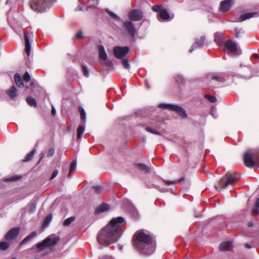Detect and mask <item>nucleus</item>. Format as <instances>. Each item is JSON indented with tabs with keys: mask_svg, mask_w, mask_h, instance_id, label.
I'll return each mask as SVG.
<instances>
[{
	"mask_svg": "<svg viewBox=\"0 0 259 259\" xmlns=\"http://www.w3.org/2000/svg\"><path fill=\"white\" fill-rule=\"evenodd\" d=\"M231 6V0H225L221 2L220 4V10L226 12L229 11Z\"/></svg>",
	"mask_w": 259,
	"mask_h": 259,
	"instance_id": "obj_17",
	"label": "nucleus"
},
{
	"mask_svg": "<svg viewBox=\"0 0 259 259\" xmlns=\"http://www.w3.org/2000/svg\"><path fill=\"white\" fill-rule=\"evenodd\" d=\"M26 102L31 107H35L37 106L36 100L31 97H29L26 99Z\"/></svg>",
	"mask_w": 259,
	"mask_h": 259,
	"instance_id": "obj_29",
	"label": "nucleus"
},
{
	"mask_svg": "<svg viewBox=\"0 0 259 259\" xmlns=\"http://www.w3.org/2000/svg\"><path fill=\"white\" fill-rule=\"evenodd\" d=\"M255 207L259 208V197L256 200L255 203Z\"/></svg>",
	"mask_w": 259,
	"mask_h": 259,
	"instance_id": "obj_50",
	"label": "nucleus"
},
{
	"mask_svg": "<svg viewBox=\"0 0 259 259\" xmlns=\"http://www.w3.org/2000/svg\"><path fill=\"white\" fill-rule=\"evenodd\" d=\"M67 167H68V166H67V165H66V166H65V167H63V171H67Z\"/></svg>",
	"mask_w": 259,
	"mask_h": 259,
	"instance_id": "obj_59",
	"label": "nucleus"
},
{
	"mask_svg": "<svg viewBox=\"0 0 259 259\" xmlns=\"http://www.w3.org/2000/svg\"><path fill=\"white\" fill-rule=\"evenodd\" d=\"M137 166L141 170L145 171V172H149V168L144 164H138Z\"/></svg>",
	"mask_w": 259,
	"mask_h": 259,
	"instance_id": "obj_34",
	"label": "nucleus"
},
{
	"mask_svg": "<svg viewBox=\"0 0 259 259\" xmlns=\"http://www.w3.org/2000/svg\"><path fill=\"white\" fill-rule=\"evenodd\" d=\"M23 79L25 82H28L30 80V75L29 73L26 71L23 76Z\"/></svg>",
	"mask_w": 259,
	"mask_h": 259,
	"instance_id": "obj_41",
	"label": "nucleus"
},
{
	"mask_svg": "<svg viewBox=\"0 0 259 259\" xmlns=\"http://www.w3.org/2000/svg\"><path fill=\"white\" fill-rule=\"evenodd\" d=\"M146 131H147L149 133H152V134H153L155 135H160V134L159 132L156 131L154 129H153L150 127H146Z\"/></svg>",
	"mask_w": 259,
	"mask_h": 259,
	"instance_id": "obj_36",
	"label": "nucleus"
},
{
	"mask_svg": "<svg viewBox=\"0 0 259 259\" xmlns=\"http://www.w3.org/2000/svg\"><path fill=\"white\" fill-rule=\"evenodd\" d=\"M75 220V218L74 216L70 217L66 219L63 222V225L64 226H69Z\"/></svg>",
	"mask_w": 259,
	"mask_h": 259,
	"instance_id": "obj_30",
	"label": "nucleus"
},
{
	"mask_svg": "<svg viewBox=\"0 0 259 259\" xmlns=\"http://www.w3.org/2000/svg\"><path fill=\"white\" fill-rule=\"evenodd\" d=\"M107 12L112 18H114V19H116L117 20H120V18L118 16H117L116 14L112 13V12H110L109 11H107Z\"/></svg>",
	"mask_w": 259,
	"mask_h": 259,
	"instance_id": "obj_42",
	"label": "nucleus"
},
{
	"mask_svg": "<svg viewBox=\"0 0 259 259\" xmlns=\"http://www.w3.org/2000/svg\"><path fill=\"white\" fill-rule=\"evenodd\" d=\"M82 71L83 72V75L85 77H88L89 76V72L88 68L84 65L82 66Z\"/></svg>",
	"mask_w": 259,
	"mask_h": 259,
	"instance_id": "obj_39",
	"label": "nucleus"
},
{
	"mask_svg": "<svg viewBox=\"0 0 259 259\" xmlns=\"http://www.w3.org/2000/svg\"><path fill=\"white\" fill-rule=\"evenodd\" d=\"M93 188L95 189L96 193L98 194H100L102 191V187L99 186H94Z\"/></svg>",
	"mask_w": 259,
	"mask_h": 259,
	"instance_id": "obj_43",
	"label": "nucleus"
},
{
	"mask_svg": "<svg viewBox=\"0 0 259 259\" xmlns=\"http://www.w3.org/2000/svg\"><path fill=\"white\" fill-rule=\"evenodd\" d=\"M109 209V205L106 203L100 205L96 209V213H99L108 210Z\"/></svg>",
	"mask_w": 259,
	"mask_h": 259,
	"instance_id": "obj_23",
	"label": "nucleus"
},
{
	"mask_svg": "<svg viewBox=\"0 0 259 259\" xmlns=\"http://www.w3.org/2000/svg\"><path fill=\"white\" fill-rule=\"evenodd\" d=\"M20 232V228L15 227L10 230L5 235V239L10 241L17 238Z\"/></svg>",
	"mask_w": 259,
	"mask_h": 259,
	"instance_id": "obj_13",
	"label": "nucleus"
},
{
	"mask_svg": "<svg viewBox=\"0 0 259 259\" xmlns=\"http://www.w3.org/2000/svg\"><path fill=\"white\" fill-rule=\"evenodd\" d=\"M184 180V178L182 177L178 180H175V181L164 180V182L166 185H175L178 183H179Z\"/></svg>",
	"mask_w": 259,
	"mask_h": 259,
	"instance_id": "obj_28",
	"label": "nucleus"
},
{
	"mask_svg": "<svg viewBox=\"0 0 259 259\" xmlns=\"http://www.w3.org/2000/svg\"><path fill=\"white\" fill-rule=\"evenodd\" d=\"M251 58L255 59H257L259 58V55L257 54H253L251 56Z\"/></svg>",
	"mask_w": 259,
	"mask_h": 259,
	"instance_id": "obj_49",
	"label": "nucleus"
},
{
	"mask_svg": "<svg viewBox=\"0 0 259 259\" xmlns=\"http://www.w3.org/2000/svg\"><path fill=\"white\" fill-rule=\"evenodd\" d=\"M35 152V149H33L31 151L28 153L25 156V158L23 160V162H27L30 161L33 157Z\"/></svg>",
	"mask_w": 259,
	"mask_h": 259,
	"instance_id": "obj_26",
	"label": "nucleus"
},
{
	"mask_svg": "<svg viewBox=\"0 0 259 259\" xmlns=\"http://www.w3.org/2000/svg\"><path fill=\"white\" fill-rule=\"evenodd\" d=\"M95 8V7H94V6H87V10H88V9H89V8L93 9V8Z\"/></svg>",
	"mask_w": 259,
	"mask_h": 259,
	"instance_id": "obj_57",
	"label": "nucleus"
},
{
	"mask_svg": "<svg viewBox=\"0 0 259 259\" xmlns=\"http://www.w3.org/2000/svg\"><path fill=\"white\" fill-rule=\"evenodd\" d=\"M232 247V244L230 242H224L220 245L221 251H226L230 250Z\"/></svg>",
	"mask_w": 259,
	"mask_h": 259,
	"instance_id": "obj_20",
	"label": "nucleus"
},
{
	"mask_svg": "<svg viewBox=\"0 0 259 259\" xmlns=\"http://www.w3.org/2000/svg\"><path fill=\"white\" fill-rule=\"evenodd\" d=\"M93 1H95V2H96V3H95V4H96V5H98V4H99V1H98V0H93Z\"/></svg>",
	"mask_w": 259,
	"mask_h": 259,
	"instance_id": "obj_61",
	"label": "nucleus"
},
{
	"mask_svg": "<svg viewBox=\"0 0 259 259\" xmlns=\"http://www.w3.org/2000/svg\"><path fill=\"white\" fill-rule=\"evenodd\" d=\"M54 153L55 149L53 148H50L47 153V156L49 157H52L54 154Z\"/></svg>",
	"mask_w": 259,
	"mask_h": 259,
	"instance_id": "obj_44",
	"label": "nucleus"
},
{
	"mask_svg": "<svg viewBox=\"0 0 259 259\" xmlns=\"http://www.w3.org/2000/svg\"><path fill=\"white\" fill-rule=\"evenodd\" d=\"M122 64L125 69L128 70L130 69V65L128 61L126 59H123L122 61Z\"/></svg>",
	"mask_w": 259,
	"mask_h": 259,
	"instance_id": "obj_38",
	"label": "nucleus"
},
{
	"mask_svg": "<svg viewBox=\"0 0 259 259\" xmlns=\"http://www.w3.org/2000/svg\"><path fill=\"white\" fill-rule=\"evenodd\" d=\"M225 48L229 53L235 54L237 51V44L231 40H228L224 45Z\"/></svg>",
	"mask_w": 259,
	"mask_h": 259,
	"instance_id": "obj_14",
	"label": "nucleus"
},
{
	"mask_svg": "<svg viewBox=\"0 0 259 259\" xmlns=\"http://www.w3.org/2000/svg\"><path fill=\"white\" fill-rule=\"evenodd\" d=\"M98 50L99 58L102 61H105L104 65L107 67L110 66L112 63L110 61H107V56L104 47L102 45H100L98 46Z\"/></svg>",
	"mask_w": 259,
	"mask_h": 259,
	"instance_id": "obj_11",
	"label": "nucleus"
},
{
	"mask_svg": "<svg viewBox=\"0 0 259 259\" xmlns=\"http://www.w3.org/2000/svg\"><path fill=\"white\" fill-rule=\"evenodd\" d=\"M129 52L128 47H115L113 49L115 57L118 59H123Z\"/></svg>",
	"mask_w": 259,
	"mask_h": 259,
	"instance_id": "obj_8",
	"label": "nucleus"
},
{
	"mask_svg": "<svg viewBox=\"0 0 259 259\" xmlns=\"http://www.w3.org/2000/svg\"><path fill=\"white\" fill-rule=\"evenodd\" d=\"M207 78L218 82H224L226 80L225 74L224 73H209L207 75Z\"/></svg>",
	"mask_w": 259,
	"mask_h": 259,
	"instance_id": "obj_12",
	"label": "nucleus"
},
{
	"mask_svg": "<svg viewBox=\"0 0 259 259\" xmlns=\"http://www.w3.org/2000/svg\"><path fill=\"white\" fill-rule=\"evenodd\" d=\"M205 97L206 99H208L209 101H210L211 103H215L217 101V99L215 97L213 96H211L209 95H205Z\"/></svg>",
	"mask_w": 259,
	"mask_h": 259,
	"instance_id": "obj_35",
	"label": "nucleus"
},
{
	"mask_svg": "<svg viewBox=\"0 0 259 259\" xmlns=\"http://www.w3.org/2000/svg\"><path fill=\"white\" fill-rule=\"evenodd\" d=\"M122 27L132 37H134L136 34V30L134 24L131 21H125Z\"/></svg>",
	"mask_w": 259,
	"mask_h": 259,
	"instance_id": "obj_9",
	"label": "nucleus"
},
{
	"mask_svg": "<svg viewBox=\"0 0 259 259\" xmlns=\"http://www.w3.org/2000/svg\"><path fill=\"white\" fill-rule=\"evenodd\" d=\"M159 190H160V191L162 192H165V191H166V189H164V188H162V189H160V188H159Z\"/></svg>",
	"mask_w": 259,
	"mask_h": 259,
	"instance_id": "obj_58",
	"label": "nucleus"
},
{
	"mask_svg": "<svg viewBox=\"0 0 259 259\" xmlns=\"http://www.w3.org/2000/svg\"><path fill=\"white\" fill-rule=\"evenodd\" d=\"M32 35V34L29 35L27 33L24 32L25 51L28 56L30 55L31 51L29 37H31Z\"/></svg>",
	"mask_w": 259,
	"mask_h": 259,
	"instance_id": "obj_16",
	"label": "nucleus"
},
{
	"mask_svg": "<svg viewBox=\"0 0 259 259\" xmlns=\"http://www.w3.org/2000/svg\"><path fill=\"white\" fill-rule=\"evenodd\" d=\"M29 212L33 213L36 210V202L35 201L32 202L29 204Z\"/></svg>",
	"mask_w": 259,
	"mask_h": 259,
	"instance_id": "obj_31",
	"label": "nucleus"
},
{
	"mask_svg": "<svg viewBox=\"0 0 259 259\" xmlns=\"http://www.w3.org/2000/svg\"><path fill=\"white\" fill-rule=\"evenodd\" d=\"M56 113V109L53 106L52 107V114L55 115Z\"/></svg>",
	"mask_w": 259,
	"mask_h": 259,
	"instance_id": "obj_52",
	"label": "nucleus"
},
{
	"mask_svg": "<svg viewBox=\"0 0 259 259\" xmlns=\"http://www.w3.org/2000/svg\"><path fill=\"white\" fill-rule=\"evenodd\" d=\"M56 0H31L30 6L34 11L44 12L49 9L52 3Z\"/></svg>",
	"mask_w": 259,
	"mask_h": 259,
	"instance_id": "obj_3",
	"label": "nucleus"
},
{
	"mask_svg": "<svg viewBox=\"0 0 259 259\" xmlns=\"http://www.w3.org/2000/svg\"><path fill=\"white\" fill-rule=\"evenodd\" d=\"M78 111L80 114L81 119L82 122V124L84 125L85 123V119H86V114L85 112V111L84 109L82 107L79 106L78 107Z\"/></svg>",
	"mask_w": 259,
	"mask_h": 259,
	"instance_id": "obj_25",
	"label": "nucleus"
},
{
	"mask_svg": "<svg viewBox=\"0 0 259 259\" xmlns=\"http://www.w3.org/2000/svg\"><path fill=\"white\" fill-rule=\"evenodd\" d=\"M43 157H44V153L42 152H41L39 154V160H38V163H39L41 160V159L43 158Z\"/></svg>",
	"mask_w": 259,
	"mask_h": 259,
	"instance_id": "obj_51",
	"label": "nucleus"
},
{
	"mask_svg": "<svg viewBox=\"0 0 259 259\" xmlns=\"http://www.w3.org/2000/svg\"><path fill=\"white\" fill-rule=\"evenodd\" d=\"M9 247V244L6 242H0V250H6Z\"/></svg>",
	"mask_w": 259,
	"mask_h": 259,
	"instance_id": "obj_33",
	"label": "nucleus"
},
{
	"mask_svg": "<svg viewBox=\"0 0 259 259\" xmlns=\"http://www.w3.org/2000/svg\"><path fill=\"white\" fill-rule=\"evenodd\" d=\"M14 80L16 85L20 88H22L24 85L23 81L19 73H16L14 75Z\"/></svg>",
	"mask_w": 259,
	"mask_h": 259,
	"instance_id": "obj_21",
	"label": "nucleus"
},
{
	"mask_svg": "<svg viewBox=\"0 0 259 259\" xmlns=\"http://www.w3.org/2000/svg\"><path fill=\"white\" fill-rule=\"evenodd\" d=\"M234 31H235V32H234L235 36L237 38L239 37V34L241 32V29H239L238 28H235Z\"/></svg>",
	"mask_w": 259,
	"mask_h": 259,
	"instance_id": "obj_45",
	"label": "nucleus"
},
{
	"mask_svg": "<svg viewBox=\"0 0 259 259\" xmlns=\"http://www.w3.org/2000/svg\"><path fill=\"white\" fill-rule=\"evenodd\" d=\"M205 38L204 36H201L199 39H196L194 43L190 49L189 52L192 53L195 49L202 47L204 45Z\"/></svg>",
	"mask_w": 259,
	"mask_h": 259,
	"instance_id": "obj_15",
	"label": "nucleus"
},
{
	"mask_svg": "<svg viewBox=\"0 0 259 259\" xmlns=\"http://www.w3.org/2000/svg\"><path fill=\"white\" fill-rule=\"evenodd\" d=\"M122 247H120V250H121V249H122Z\"/></svg>",
	"mask_w": 259,
	"mask_h": 259,
	"instance_id": "obj_64",
	"label": "nucleus"
},
{
	"mask_svg": "<svg viewBox=\"0 0 259 259\" xmlns=\"http://www.w3.org/2000/svg\"><path fill=\"white\" fill-rule=\"evenodd\" d=\"M125 224L124 219L121 217L114 218L101 230L97 236V241L101 245L108 246L117 241L121 234L120 228Z\"/></svg>",
	"mask_w": 259,
	"mask_h": 259,
	"instance_id": "obj_1",
	"label": "nucleus"
},
{
	"mask_svg": "<svg viewBox=\"0 0 259 259\" xmlns=\"http://www.w3.org/2000/svg\"><path fill=\"white\" fill-rule=\"evenodd\" d=\"M136 239L134 245L139 251L145 254H151L155 250L156 243L155 239L151 236L141 231L136 234Z\"/></svg>",
	"mask_w": 259,
	"mask_h": 259,
	"instance_id": "obj_2",
	"label": "nucleus"
},
{
	"mask_svg": "<svg viewBox=\"0 0 259 259\" xmlns=\"http://www.w3.org/2000/svg\"><path fill=\"white\" fill-rule=\"evenodd\" d=\"M146 87L148 88V89H150V85L148 84V83H147V81H146Z\"/></svg>",
	"mask_w": 259,
	"mask_h": 259,
	"instance_id": "obj_60",
	"label": "nucleus"
},
{
	"mask_svg": "<svg viewBox=\"0 0 259 259\" xmlns=\"http://www.w3.org/2000/svg\"><path fill=\"white\" fill-rule=\"evenodd\" d=\"M239 175L234 172H227L219 181L218 186L220 188H226L229 186H233V184L239 178Z\"/></svg>",
	"mask_w": 259,
	"mask_h": 259,
	"instance_id": "obj_4",
	"label": "nucleus"
},
{
	"mask_svg": "<svg viewBox=\"0 0 259 259\" xmlns=\"http://www.w3.org/2000/svg\"><path fill=\"white\" fill-rule=\"evenodd\" d=\"M159 107L174 111L182 118H186L187 117L186 111L182 107L170 104H160Z\"/></svg>",
	"mask_w": 259,
	"mask_h": 259,
	"instance_id": "obj_6",
	"label": "nucleus"
},
{
	"mask_svg": "<svg viewBox=\"0 0 259 259\" xmlns=\"http://www.w3.org/2000/svg\"><path fill=\"white\" fill-rule=\"evenodd\" d=\"M161 5H155L152 7V10L154 12H159L160 13V11H161Z\"/></svg>",
	"mask_w": 259,
	"mask_h": 259,
	"instance_id": "obj_40",
	"label": "nucleus"
},
{
	"mask_svg": "<svg viewBox=\"0 0 259 259\" xmlns=\"http://www.w3.org/2000/svg\"><path fill=\"white\" fill-rule=\"evenodd\" d=\"M76 11H81L82 10V8L81 7H80L79 6H78L76 9H75Z\"/></svg>",
	"mask_w": 259,
	"mask_h": 259,
	"instance_id": "obj_56",
	"label": "nucleus"
},
{
	"mask_svg": "<svg viewBox=\"0 0 259 259\" xmlns=\"http://www.w3.org/2000/svg\"><path fill=\"white\" fill-rule=\"evenodd\" d=\"M128 17L130 21H140L143 18V13L139 10L134 9L129 12Z\"/></svg>",
	"mask_w": 259,
	"mask_h": 259,
	"instance_id": "obj_10",
	"label": "nucleus"
},
{
	"mask_svg": "<svg viewBox=\"0 0 259 259\" xmlns=\"http://www.w3.org/2000/svg\"><path fill=\"white\" fill-rule=\"evenodd\" d=\"M21 178V176H14L10 177V180L14 181H16V180L20 179Z\"/></svg>",
	"mask_w": 259,
	"mask_h": 259,
	"instance_id": "obj_46",
	"label": "nucleus"
},
{
	"mask_svg": "<svg viewBox=\"0 0 259 259\" xmlns=\"http://www.w3.org/2000/svg\"><path fill=\"white\" fill-rule=\"evenodd\" d=\"M36 236V232L35 231H33L31 232L30 234L26 236L19 244V246H21L25 243H26L27 242L30 241L33 238L35 237Z\"/></svg>",
	"mask_w": 259,
	"mask_h": 259,
	"instance_id": "obj_24",
	"label": "nucleus"
},
{
	"mask_svg": "<svg viewBox=\"0 0 259 259\" xmlns=\"http://www.w3.org/2000/svg\"><path fill=\"white\" fill-rule=\"evenodd\" d=\"M257 16V12H250L246 13L245 14H242L240 16L239 18L238 19V22H242L246 19H248L249 18L254 17Z\"/></svg>",
	"mask_w": 259,
	"mask_h": 259,
	"instance_id": "obj_18",
	"label": "nucleus"
},
{
	"mask_svg": "<svg viewBox=\"0 0 259 259\" xmlns=\"http://www.w3.org/2000/svg\"><path fill=\"white\" fill-rule=\"evenodd\" d=\"M7 94L11 99H15L17 95L16 88L15 87L12 86L7 91Z\"/></svg>",
	"mask_w": 259,
	"mask_h": 259,
	"instance_id": "obj_22",
	"label": "nucleus"
},
{
	"mask_svg": "<svg viewBox=\"0 0 259 259\" xmlns=\"http://www.w3.org/2000/svg\"><path fill=\"white\" fill-rule=\"evenodd\" d=\"M103 259H114L112 256H105Z\"/></svg>",
	"mask_w": 259,
	"mask_h": 259,
	"instance_id": "obj_53",
	"label": "nucleus"
},
{
	"mask_svg": "<svg viewBox=\"0 0 259 259\" xmlns=\"http://www.w3.org/2000/svg\"><path fill=\"white\" fill-rule=\"evenodd\" d=\"M258 209L259 208L255 207V208L252 210V213H253V215H257L258 214V213H259Z\"/></svg>",
	"mask_w": 259,
	"mask_h": 259,
	"instance_id": "obj_48",
	"label": "nucleus"
},
{
	"mask_svg": "<svg viewBox=\"0 0 259 259\" xmlns=\"http://www.w3.org/2000/svg\"><path fill=\"white\" fill-rule=\"evenodd\" d=\"M76 167V160H73L70 165L69 172V175H71V174L74 171Z\"/></svg>",
	"mask_w": 259,
	"mask_h": 259,
	"instance_id": "obj_32",
	"label": "nucleus"
},
{
	"mask_svg": "<svg viewBox=\"0 0 259 259\" xmlns=\"http://www.w3.org/2000/svg\"><path fill=\"white\" fill-rule=\"evenodd\" d=\"M252 225H253V224H252V223L249 222V223H248V226H249V227H251V226H252Z\"/></svg>",
	"mask_w": 259,
	"mask_h": 259,
	"instance_id": "obj_62",
	"label": "nucleus"
},
{
	"mask_svg": "<svg viewBox=\"0 0 259 259\" xmlns=\"http://www.w3.org/2000/svg\"><path fill=\"white\" fill-rule=\"evenodd\" d=\"M84 131V125H79L77 129V138L79 140Z\"/></svg>",
	"mask_w": 259,
	"mask_h": 259,
	"instance_id": "obj_27",
	"label": "nucleus"
},
{
	"mask_svg": "<svg viewBox=\"0 0 259 259\" xmlns=\"http://www.w3.org/2000/svg\"><path fill=\"white\" fill-rule=\"evenodd\" d=\"M244 161L245 165L247 167H252L255 163L259 165V155L256 156L253 154H250L246 153L244 156Z\"/></svg>",
	"mask_w": 259,
	"mask_h": 259,
	"instance_id": "obj_7",
	"label": "nucleus"
},
{
	"mask_svg": "<svg viewBox=\"0 0 259 259\" xmlns=\"http://www.w3.org/2000/svg\"><path fill=\"white\" fill-rule=\"evenodd\" d=\"M52 216L51 214L48 215L45 219L43 225H47L49 224L50 223V222L52 220Z\"/></svg>",
	"mask_w": 259,
	"mask_h": 259,
	"instance_id": "obj_37",
	"label": "nucleus"
},
{
	"mask_svg": "<svg viewBox=\"0 0 259 259\" xmlns=\"http://www.w3.org/2000/svg\"><path fill=\"white\" fill-rule=\"evenodd\" d=\"M245 247L246 248H248V249H250V248H252V246L249 245V244H245Z\"/></svg>",
	"mask_w": 259,
	"mask_h": 259,
	"instance_id": "obj_55",
	"label": "nucleus"
},
{
	"mask_svg": "<svg viewBox=\"0 0 259 259\" xmlns=\"http://www.w3.org/2000/svg\"><path fill=\"white\" fill-rule=\"evenodd\" d=\"M58 174V170H55L54 171L51 177V179L50 180H53L54 179Z\"/></svg>",
	"mask_w": 259,
	"mask_h": 259,
	"instance_id": "obj_47",
	"label": "nucleus"
},
{
	"mask_svg": "<svg viewBox=\"0 0 259 259\" xmlns=\"http://www.w3.org/2000/svg\"><path fill=\"white\" fill-rule=\"evenodd\" d=\"M76 36L78 38H81L82 37V33L81 32H79L76 34Z\"/></svg>",
	"mask_w": 259,
	"mask_h": 259,
	"instance_id": "obj_54",
	"label": "nucleus"
},
{
	"mask_svg": "<svg viewBox=\"0 0 259 259\" xmlns=\"http://www.w3.org/2000/svg\"><path fill=\"white\" fill-rule=\"evenodd\" d=\"M159 17L163 21H169L170 20V15L165 9L162 10L160 11Z\"/></svg>",
	"mask_w": 259,
	"mask_h": 259,
	"instance_id": "obj_19",
	"label": "nucleus"
},
{
	"mask_svg": "<svg viewBox=\"0 0 259 259\" xmlns=\"http://www.w3.org/2000/svg\"><path fill=\"white\" fill-rule=\"evenodd\" d=\"M60 238L55 236H49L44 239L42 242L37 244V248L42 250L47 247H50L55 246L59 241Z\"/></svg>",
	"mask_w": 259,
	"mask_h": 259,
	"instance_id": "obj_5",
	"label": "nucleus"
},
{
	"mask_svg": "<svg viewBox=\"0 0 259 259\" xmlns=\"http://www.w3.org/2000/svg\"><path fill=\"white\" fill-rule=\"evenodd\" d=\"M11 259H16V257H13Z\"/></svg>",
	"mask_w": 259,
	"mask_h": 259,
	"instance_id": "obj_63",
	"label": "nucleus"
}]
</instances>
